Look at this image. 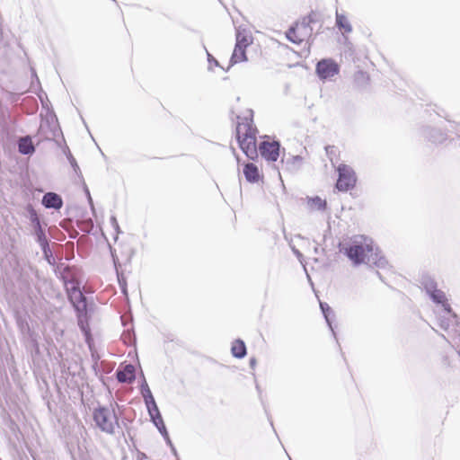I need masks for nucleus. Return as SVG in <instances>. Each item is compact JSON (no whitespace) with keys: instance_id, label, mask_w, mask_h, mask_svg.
<instances>
[{"instance_id":"40","label":"nucleus","mask_w":460,"mask_h":460,"mask_svg":"<svg viewBox=\"0 0 460 460\" xmlns=\"http://www.w3.org/2000/svg\"><path fill=\"white\" fill-rule=\"evenodd\" d=\"M161 436L164 438V441L170 438L168 430H165V433L162 432Z\"/></svg>"},{"instance_id":"20","label":"nucleus","mask_w":460,"mask_h":460,"mask_svg":"<svg viewBox=\"0 0 460 460\" xmlns=\"http://www.w3.org/2000/svg\"><path fill=\"white\" fill-rule=\"evenodd\" d=\"M231 354L234 358L241 359L247 354V348L245 342L238 338L232 342Z\"/></svg>"},{"instance_id":"17","label":"nucleus","mask_w":460,"mask_h":460,"mask_svg":"<svg viewBox=\"0 0 460 460\" xmlns=\"http://www.w3.org/2000/svg\"><path fill=\"white\" fill-rule=\"evenodd\" d=\"M281 163L288 172H296L302 165V157L300 155H288V157L284 155L281 159Z\"/></svg>"},{"instance_id":"35","label":"nucleus","mask_w":460,"mask_h":460,"mask_svg":"<svg viewBox=\"0 0 460 460\" xmlns=\"http://www.w3.org/2000/svg\"><path fill=\"white\" fill-rule=\"evenodd\" d=\"M307 16L309 19V20H307V22H309L310 24L316 23V22H320V19H319L320 15L314 11H312Z\"/></svg>"},{"instance_id":"6","label":"nucleus","mask_w":460,"mask_h":460,"mask_svg":"<svg viewBox=\"0 0 460 460\" xmlns=\"http://www.w3.org/2000/svg\"><path fill=\"white\" fill-rule=\"evenodd\" d=\"M339 64L332 58H323L315 66V73L320 80L325 81L340 73Z\"/></svg>"},{"instance_id":"26","label":"nucleus","mask_w":460,"mask_h":460,"mask_svg":"<svg viewBox=\"0 0 460 460\" xmlns=\"http://www.w3.org/2000/svg\"><path fill=\"white\" fill-rule=\"evenodd\" d=\"M421 285L423 286V288L427 295H429L430 293L433 292V290L438 289L437 281L429 276H424L422 278Z\"/></svg>"},{"instance_id":"28","label":"nucleus","mask_w":460,"mask_h":460,"mask_svg":"<svg viewBox=\"0 0 460 460\" xmlns=\"http://www.w3.org/2000/svg\"><path fill=\"white\" fill-rule=\"evenodd\" d=\"M65 155L71 165V167L73 168L74 172L77 174V176L83 180V174L81 172V170L79 168V165L75 160V158L73 156V155L71 154L70 150L68 148H66V150L65 151Z\"/></svg>"},{"instance_id":"13","label":"nucleus","mask_w":460,"mask_h":460,"mask_svg":"<svg viewBox=\"0 0 460 460\" xmlns=\"http://www.w3.org/2000/svg\"><path fill=\"white\" fill-rule=\"evenodd\" d=\"M116 377L119 383L132 384L136 379V369L132 364L126 365L123 368L116 370Z\"/></svg>"},{"instance_id":"25","label":"nucleus","mask_w":460,"mask_h":460,"mask_svg":"<svg viewBox=\"0 0 460 460\" xmlns=\"http://www.w3.org/2000/svg\"><path fill=\"white\" fill-rule=\"evenodd\" d=\"M252 43L249 40L247 31L245 30L237 29L235 33V45L239 49L240 47L246 48Z\"/></svg>"},{"instance_id":"21","label":"nucleus","mask_w":460,"mask_h":460,"mask_svg":"<svg viewBox=\"0 0 460 460\" xmlns=\"http://www.w3.org/2000/svg\"><path fill=\"white\" fill-rule=\"evenodd\" d=\"M16 323H17V326H18L20 332L23 335H28L31 339V341L33 342V344L36 347V349H39L37 341L33 337L34 336V332L31 331V329L29 323H28L27 320L24 317L20 315V316H18L16 318Z\"/></svg>"},{"instance_id":"44","label":"nucleus","mask_w":460,"mask_h":460,"mask_svg":"<svg viewBox=\"0 0 460 460\" xmlns=\"http://www.w3.org/2000/svg\"><path fill=\"white\" fill-rule=\"evenodd\" d=\"M256 389H257V391H258L259 393H261L260 386H259V385H258V384H256Z\"/></svg>"},{"instance_id":"47","label":"nucleus","mask_w":460,"mask_h":460,"mask_svg":"<svg viewBox=\"0 0 460 460\" xmlns=\"http://www.w3.org/2000/svg\"><path fill=\"white\" fill-rule=\"evenodd\" d=\"M458 354H459V356H460V350L458 351Z\"/></svg>"},{"instance_id":"16","label":"nucleus","mask_w":460,"mask_h":460,"mask_svg":"<svg viewBox=\"0 0 460 460\" xmlns=\"http://www.w3.org/2000/svg\"><path fill=\"white\" fill-rule=\"evenodd\" d=\"M243 172L245 180L250 183H257L261 178L258 166L252 163L245 164Z\"/></svg>"},{"instance_id":"27","label":"nucleus","mask_w":460,"mask_h":460,"mask_svg":"<svg viewBox=\"0 0 460 460\" xmlns=\"http://www.w3.org/2000/svg\"><path fill=\"white\" fill-rule=\"evenodd\" d=\"M307 20H309L307 15L303 17L301 22H299L298 23L296 24V27L299 31H302L301 34H303L305 36V35L311 36L313 28L311 27V24L309 22H307Z\"/></svg>"},{"instance_id":"42","label":"nucleus","mask_w":460,"mask_h":460,"mask_svg":"<svg viewBox=\"0 0 460 460\" xmlns=\"http://www.w3.org/2000/svg\"><path fill=\"white\" fill-rule=\"evenodd\" d=\"M165 443H166V445H167V446H169L170 447H171L172 446H173V444H172V442L171 438H169V439L165 440Z\"/></svg>"},{"instance_id":"37","label":"nucleus","mask_w":460,"mask_h":460,"mask_svg":"<svg viewBox=\"0 0 460 460\" xmlns=\"http://www.w3.org/2000/svg\"><path fill=\"white\" fill-rule=\"evenodd\" d=\"M118 280H119V284L122 293H126L127 292L126 280L124 279H120V277L119 275H118Z\"/></svg>"},{"instance_id":"14","label":"nucleus","mask_w":460,"mask_h":460,"mask_svg":"<svg viewBox=\"0 0 460 460\" xmlns=\"http://www.w3.org/2000/svg\"><path fill=\"white\" fill-rule=\"evenodd\" d=\"M41 203L46 208H53L55 210H59L64 204L62 197L51 191L43 195Z\"/></svg>"},{"instance_id":"5","label":"nucleus","mask_w":460,"mask_h":460,"mask_svg":"<svg viewBox=\"0 0 460 460\" xmlns=\"http://www.w3.org/2000/svg\"><path fill=\"white\" fill-rule=\"evenodd\" d=\"M338 179L335 183V189L339 191L347 192L352 190L357 183L355 171L347 164H341L337 167Z\"/></svg>"},{"instance_id":"8","label":"nucleus","mask_w":460,"mask_h":460,"mask_svg":"<svg viewBox=\"0 0 460 460\" xmlns=\"http://www.w3.org/2000/svg\"><path fill=\"white\" fill-rule=\"evenodd\" d=\"M438 322L442 330L448 331L452 328L455 332L460 333V317L453 309L451 314H438Z\"/></svg>"},{"instance_id":"18","label":"nucleus","mask_w":460,"mask_h":460,"mask_svg":"<svg viewBox=\"0 0 460 460\" xmlns=\"http://www.w3.org/2000/svg\"><path fill=\"white\" fill-rule=\"evenodd\" d=\"M335 26L339 31H342L343 33H350L353 31L352 25L349 21L348 17L346 16V14L339 13L338 10H336L335 13Z\"/></svg>"},{"instance_id":"46","label":"nucleus","mask_w":460,"mask_h":460,"mask_svg":"<svg viewBox=\"0 0 460 460\" xmlns=\"http://www.w3.org/2000/svg\"><path fill=\"white\" fill-rule=\"evenodd\" d=\"M51 113H52L53 117L57 119L56 114L53 111H51Z\"/></svg>"},{"instance_id":"38","label":"nucleus","mask_w":460,"mask_h":460,"mask_svg":"<svg viewBox=\"0 0 460 460\" xmlns=\"http://www.w3.org/2000/svg\"><path fill=\"white\" fill-rule=\"evenodd\" d=\"M292 249V252H294V254L298 258L300 259L301 257H303V254L300 252L299 250H297L295 246H292L291 247Z\"/></svg>"},{"instance_id":"2","label":"nucleus","mask_w":460,"mask_h":460,"mask_svg":"<svg viewBox=\"0 0 460 460\" xmlns=\"http://www.w3.org/2000/svg\"><path fill=\"white\" fill-rule=\"evenodd\" d=\"M65 290L68 301L71 303L77 318V324L84 337V341L91 349L93 335L90 328V320L93 314V305L89 304L85 296L82 293L81 282L75 276L63 279Z\"/></svg>"},{"instance_id":"4","label":"nucleus","mask_w":460,"mask_h":460,"mask_svg":"<svg viewBox=\"0 0 460 460\" xmlns=\"http://www.w3.org/2000/svg\"><path fill=\"white\" fill-rule=\"evenodd\" d=\"M93 418L95 425L102 431L108 434L114 433V423H118V417L114 410H111L107 406L99 405L93 410Z\"/></svg>"},{"instance_id":"23","label":"nucleus","mask_w":460,"mask_h":460,"mask_svg":"<svg viewBox=\"0 0 460 460\" xmlns=\"http://www.w3.org/2000/svg\"><path fill=\"white\" fill-rule=\"evenodd\" d=\"M150 417L151 422L155 425V427L158 429L159 433L162 432L165 433V430H167V428L164 424V419L162 417V414L160 412V410L157 409L155 411H152L151 413H148Z\"/></svg>"},{"instance_id":"39","label":"nucleus","mask_w":460,"mask_h":460,"mask_svg":"<svg viewBox=\"0 0 460 460\" xmlns=\"http://www.w3.org/2000/svg\"><path fill=\"white\" fill-rule=\"evenodd\" d=\"M256 364H257V359L254 357L251 358L249 360L250 367L253 369L256 367Z\"/></svg>"},{"instance_id":"19","label":"nucleus","mask_w":460,"mask_h":460,"mask_svg":"<svg viewBox=\"0 0 460 460\" xmlns=\"http://www.w3.org/2000/svg\"><path fill=\"white\" fill-rule=\"evenodd\" d=\"M424 136L430 142L435 144L442 143L446 140L447 136L438 128L428 127L424 129Z\"/></svg>"},{"instance_id":"9","label":"nucleus","mask_w":460,"mask_h":460,"mask_svg":"<svg viewBox=\"0 0 460 460\" xmlns=\"http://www.w3.org/2000/svg\"><path fill=\"white\" fill-rule=\"evenodd\" d=\"M28 211V218L31 222V226L32 228V235L38 236L40 234H45L47 223L43 221L38 212L33 208L32 206L29 205L27 208Z\"/></svg>"},{"instance_id":"24","label":"nucleus","mask_w":460,"mask_h":460,"mask_svg":"<svg viewBox=\"0 0 460 460\" xmlns=\"http://www.w3.org/2000/svg\"><path fill=\"white\" fill-rule=\"evenodd\" d=\"M307 204L310 208L318 211H325L327 209V201L319 196L307 197Z\"/></svg>"},{"instance_id":"36","label":"nucleus","mask_w":460,"mask_h":460,"mask_svg":"<svg viewBox=\"0 0 460 460\" xmlns=\"http://www.w3.org/2000/svg\"><path fill=\"white\" fill-rule=\"evenodd\" d=\"M111 224L117 233H120L119 226L115 216L111 217Z\"/></svg>"},{"instance_id":"15","label":"nucleus","mask_w":460,"mask_h":460,"mask_svg":"<svg viewBox=\"0 0 460 460\" xmlns=\"http://www.w3.org/2000/svg\"><path fill=\"white\" fill-rule=\"evenodd\" d=\"M320 309L322 311V314L325 319V322L330 329V331L332 333V336L337 341L336 332L333 326V322L335 319V314L332 311V307L325 302H320Z\"/></svg>"},{"instance_id":"33","label":"nucleus","mask_w":460,"mask_h":460,"mask_svg":"<svg viewBox=\"0 0 460 460\" xmlns=\"http://www.w3.org/2000/svg\"><path fill=\"white\" fill-rule=\"evenodd\" d=\"M368 79V75L366 72L358 71L355 75V82L357 84H359L360 81H362L363 84H367Z\"/></svg>"},{"instance_id":"22","label":"nucleus","mask_w":460,"mask_h":460,"mask_svg":"<svg viewBox=\"0 0 460 460\" xmlns=\"http://www.w3.org/2000/svg\"><path fill=\"white\" fill-rule=\"evenodd\" d=\"M248 60L247 55H246V48L240 47L239 49L237 46H234V51L232 53V56L230 58V66L239 63V62H245Z\"/></svg>"},{"instance_id":"34","label":"nucleus","mask_w":460,"mask_h":460,"mask_svg":"<svg viewBox=\"0 0 460 460\" xmlns=\"http://www.w3.org/2000/svg\"><path fill=\"white\" fill-rule=\"evenodd\" d=\"M84 193H85V195L87 197V200H88L89 206L91 208V210L94 214L95 213V208H94V205H93V200L92 199L90 190H89L87 185L84 182Z\"/></svg>"},{"instance_id":"45","label":"nucleus","mask_w":460,"mask_h":460,"mask_svg":"<svg viewBox=\"0 0 460 460\" xmlns=\"http://www.w3.org/2000/svg\"><path fill=\"white\" fill-rule=\"evenodd\" d=\"M314 252H315V253H318V247H315V248H314Z\"/></svg>"},{"instance_id":"12","label":"nucleus","mask_w":460,"mask_h":460,"mask_svg":"<svg viewBox=\"0 0 460 460\" xmlns=\"http://www.w3.org/2000/svg\"><path fill=\"white\" fill-rule=\"evenodd\" d=\"M18 152L23 155H32L36 151V146L30 135L20 137L16 142Z\"/></svg>"},{"instance_id":"31","label":"nucleus","mask_w":460,"mask_h":460,"mask_svg":"<svg viewBox=\"0 0 460 460\" xmlns=\"http://www.w3.org/2000/svg\"><path fill=\"white\" fill-rule=\"evenodd\" d=\"M34 238L40 248L49 245V240L47 236V233L35 236Z\"/></svg>"},{"instance_id":"11","label":"nucleus","mask_w":460,"mask_h":460,"mask_svg":"<svg viewBox=\"0 0 460 460\" xmlns=\"http://www.w3.org/2000/svg\"><path fill=\"white\" fill-rule=\"evenodd\" d=\"M429 299L437 305H441L442 312L445 314H451L452 313V307L450 304L448 303V299L445 294L444 291L438 288L436 290H433L432 293L428 295Z\"/></svg>"},{"instance_id":"29","label":"nucleus","mask_w":460,"mask_h":460,"mask_svg":"<svg viewBox=\"0 0 460 460\" xmlns=\"http://www.w3.org/2000/svg\"><path fill=\"white\" fill-rule=\"evenodd\" d=\"M297 31H299L296 27L291 26L288 31L286 32L287 39L295 44H299L302 42V39L298 37Z\"/></svg>"},{"instance_id":"43","label":"nucleus","mask_w":460,"mask_h":460,"mask_svg":"<svg viewBox=\"0 0 460 460\" xmlns=\"http://www.w3.org/2000/svg\"><path fill=\"white\" fill-rule=\"evenodd\" d=\"M31 73H32V75L35 76V78L39 81V78H38L34 69L31 70Z\"/></svg>"},{"instance_id":"10","label":"nucleus","mask_w":460,"mask_h":460,"mask_svg":"<svg viewBox=\"0 0 460 460\" xmlns=\"http://www.w3.org/2000/svg\"><path fill=\"white\" fill-rule=\"evenodd\" d=\"M140 394L143 397L148 413L155 411V410L159 409L155 400V397L153 396V394L148 386V384L146 383V378L144 376L143 381L140 385Z\"/></svg>"},{"instance_id":"1","label":"nucleus","mask_w":460,"mask_h":460,"mask_svg":"<svg viewBox=\"0 0 460 460\" xmlns=\"http://www.w3.org/2000/svg\"><path fill=\"white\" fill-rule=\"evenodd\" d=\"M339 250L354 266L367 264L385 269L388 261L378 247H374L373 240L365 235H355L347 243H340Z\"/></svg>"},{"instance_id":"7","label":"nucleus","mask_w":460,"mask_h":460,"mask_svg":"<svg viewBox=\"0 0 460 460\" xmlns=\"http://www.w3.org/2000/svg\"><path fill=\"white\" fill-rule=\"evenodd\" d=\"M261 156L268 162H276L279 157V141H261L259 145Z\"/></svg>"},{"instance_id":"3","label":"nucleus","mask_w":460,"mask_h":460,"mask_svg":"<svg viewBox=\"0 0 460 460\" xmlns=\"http://www.w3.org/2000/svg\"><path fill=\"white\" fill-rule=\"evenodd\" d=\"M244 133H241V126L236 127L235 137L239 147L243 154L251 160L258 157V150L256 146V137L252 129L246 126Z\"/></svg>"},{"instance_id":"41","label":"nucleus","mask_w":460,"mask_h":460,"mask_svg":"<svg viewBox=\"0 0 460 460\" xmlns=\"http://www.w3.org/2000/svg\"><path fill=\"white\" fill-rule=\"evenodd\" d=\"M170 448H171V451L173 454V456H178L177 450H176L174 445L172 446Z\"/></svg>"},{"instance_id":"30","label":"nucleus","mask_w":460,"mask_h":460,"mask_svg":"<svg viewBox=\"0 0 460 460\" xmlns=\"http://www.w3.org/2000/svg\"><path fill=\"white\" fill-rule=\"evenodd\" d=\"M43 253L44 260L49 264L54 265L56 263V260L53 255V252L49 245L44 246L40 248Z\"/></svg>"},{"instance_id":"32","label":"nucleus","mask_w":460,"mask_h":460,"mask_svg":"<svg viewBox=\"0 0 460 460\" xmlns=\"http://www.w3.org/2000/svg\"><path fill=\"white\" fill-rule=\"evenodd\" d=\"M204 49L206 50V53H207V58H208V70H212V65H214L215 66H218V67H221L222 69H224L219 62L208 51V49H206V47L204 46Z\"/></svg>"}]
</instances>
